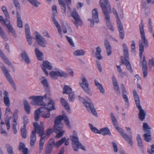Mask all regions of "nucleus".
<instances>
[{"mask_svg": "<svg viewBox=\"0 0 154 154\" xmlns=\"http://www.w3.org/2000/svg\"><path fill=\"white\" fill-rule=\"evenodd\" d=\"M52 20L55 26L57 29L58 32L59 33V35L62 38L63 36V34L62 33V31L58 21L56 19L54 16L52 17Z\"/></svg>", "mask_w": 154, "mask_h": 154, "instance_id": "5701e85b", "label": "nucleus"}, {"mask_svg": "<svg viewBox=\"0 0 154 154\" xmlns=\"http://www.w3.org/2000/svg\"><path fill=\"white\" fill-rule=\"evenodd\" d=\"M64 132V131L62 130L58 132V133L56 135V137L57 138H60L63 136Z\"/></svg>", "mask_w": 154, "mask_h": 154, "instance_id": "774afa93", "label": "nucleus"}, {"mask_svg": "<svg viewBox=\"0 0 154 154\" xmlns=\"http://www.w3.org/2000/svg\"><path fill=\"white\" fill-rule=\"evenodd\" d=\"M104 44L106 49L107 55L108 56L112 54V47L109 41L106 38L104 40Z\"/></svg>", "mask_w": 154, "mask_h": 154, "instance_id": "aec40b11", "label": "nucleus"}, {"mask_svg": "<svg viewBox=\"0 0 154 154\" xmlns=\"http://www.w3.org/2000/svg\"><path fill=\"white\" fill-rule=\"evenodd\" d=\"M85 54V51L82 50H78L74 52L73 54L76 56H83Z\"/></svg>", "mask_w": 154, "mask_h": 154, "instance_id": "79ce46f5", "label": "nucleus"}, {"mask_svg": "<svg viewBox=\"0 0 154 154\" xmlns=\"http://www.w3.org/2000/svg\"><path fill=\"white\" fill-rule=\"evenodd\" d=\"M35 54L38 59L39 60H42V56L43 55V54L37 48H35Z\"/></svg>", "mask_w": 154, "mask_h": 154, "instance_id": "37998d69", "label": "nucleus"}, {"mask_svg": "<svg viewBox=\"0 0 154 154\" xmlns=\"http://www.w3.org/2000/svg\"><path fill=\"white\" fill-rule=\"evenodd\" d=\"M4 102L5 105L8 107H9L10 105V99L8 97V93L7 91H5L4 93Z\"/></svg>", "mask_w": 154, "mask_h": 154, "instance_id": "4be33fe9", "label": "nucleus"}, {"mask_svg": "<svg viewBox=\"0 0 154 154\" xmlns=\"http://www.w3.org/2000/svg\"><path fill=\"white\" fill-rule=\"evenodd\" d=\"M33 6L38 7L41 4L37 0H27Z\"/></svg>", "mask_w": 154, "mask_h": 154, "instance_id": "c03bdc74", "label": "nucleus"}, {"mask_svg": "<svg viewBox=\"0 0 154 154\" xmlns=\"http://www.w3.org/2000/svg\"><path fill=\"white\" fill-rule=\"evenodd\" d=\"M2 9L5 15V17L8 19H9L10 18V15L6 7L4 6H3L2 8Z\"/></svg>", "mask_w": 154, "mask_h": 154, "instance_id": "de8ad7c7", "label": "nucleus"}, {"mask_svg": "<svg viewBox=\"0 0 154 154\" xmlns=\"http://www.w3.org/2000/svg\"><path fill=\"white\" fill-rule=\"evenodd\" d=\"M41 66L43 71L47 76L48 75V73L46 69L49 70H51L53 69L51 64L49 61L47 60L44 61Z\"/></svg>", "mask_w": 154, "mask_h": 154, "instance_id": "2eb2a0df", "label": "nucleus"}, {"mask_svg": "<svg viewBox=\"0 0 154 154\" xmlns=\"http://www.w3.org/2000/svg\"><path fill=\"white\" fill-rule=\"evenodd\" d=\"M49 102L48 103L47 106L42 107V109H47L49 111H50L55 109V103L52 98H49Z\"/></svg>", "mask_w": 154, "mask_h": 154, "instance_id": "a211bd4d", "label": "nucleus"}, {"mask_svg": "<svg viewBox=\"0 0 154 154\" xmlns=\"http://www.w3.org/2000/svg\"><path fill=\"white\" fill-rule=\"evenodd\" d=\"M142 65V71L143 74V77L144 78H145L148 75L147 66V62L144 56H143V60L141 62L139 65L141 66Z\"/></svg>", "mask_w": 154, "mask_h": 154, "instance_id": "dca6fc26", "label": "nucleus"}, {"mask_svg": "<svg viewBox=\"0 0 154 154\" xmlns=\"http://www.w3.org/2000/svg\"><path fill=\"white\" fill-rule=\"evenodd\" d=\"M29 98L32 99L33 101H34L35 103H34L33 102H32L31 103L32 104L34 105L41 106H42V107L46 106V104L43 101L44 99V97L43 96H32L30 97Z\"/></svg>", "mask_w": 154, "mask_h": 154, "instance_id": "f8f14e48", "label": "nucleus"}, {"mask_svg": "<svg viewBox=\"0 0 154 154\" xmlns=\"http://www.w3.org/2000/svg\"><path fill=\"white\" fill-rule=\"evenodd\" d=\"M13 1L14 4L16 8V12L19 13L21 9L18 0H13Z\"/></svg>", "mask_w": 154, "mask_h": 154, "instance_id": "4c0bfd02", "label": "nucleus"}, {"mask_svg": "<svg viewBox=\"0 0 154 154\" xmlns=\"http://www.w3.org/2000/svg\"><path fill=\"white\" fill-rule=\"evenodd\" d=\"M69 99L70 101L73 102L75 99V94L73 92H72L70 94H68Z\"/></svg>", "mask_w": 154, "mask_h": 154, "instance_id": "bf43d9fd", "label": "nucleus"}, {"mask_svg": "<svg viewBox=\"0 0 154 154\" xmlns=\"http://www.w3.org/2000/svg\"><path fill=\"white\" fill-rule=\"evenodd\" d=\"M55 145V140L54 139L51 138L49 140L47 145L53 147Z\"/></svg>", "mask_w": 154, "mask_h": 154, "instance_id": "4d7b16f0", "label": "nucleus"}, {"mask_svg": "<svg viewBox=\"0 0 154 154\" xmlns=\"http://www.w3.org/2000/svg\"><path fill=\"white\" fill-rule=\"evenodd\" d=\"M42 84L45 86V88H47L48 87V84L46 79H44L41 81Z\"/></svg>", "mask_w": 154, "mask_h": 154, "instance_id": "338daca9", "label": "nucleus"}, {"mask_svg": "<svg viewBox=\"0 0 154 154\" xmlns=\"http://www.w3.org/2000/svg\"><path fill=\"white\" fill-rule=\"evenodd\" d=\"M148 26L149 32L151 33H152L153 27L152 26V20L150 18L149 19Z\"/></svg>", "mask_w": 154, "mask_h": 154, "instance_id": "5fc2aeb1", "label": "nucleus"}, {"mask_svg": "<svg viewBox=\"0 0 154 154\" xmlns=\"http://www.w3.org/2000/svg\"><path fill=\"white\" fill-rule=\"evenodd\" d=\"M139 28L142 42H141L140 41H139L138 43L139 47V56L140 59H141L144 52V46L143 44L145 47L147 48L149 47V43L145 36L144 30V25L142 22L140 25Z\"/></svg>", "mask_w": 154, "mask_h": 154, "instance_id": "f03ea898", "label": "nucleus"}, {"mask_svg": "<svg viewBox=\"0 0 154 154\" xmlns=\"http://www.w3.org/2000/svg\"><path fill=\"white\" fill-rule=\"evenodd\" d=\"M96 52L95 53V57L98 60L101 59L103 57L101 55V50L100 47L98 46L96 48Z\"/></svg>", "mask_w": 154, "mask_h": 154, "instance_id": "72a5a7b5", "label": "nucleus"}, {"mask_svg": "<svg viewBox=\"0 0 154 154\" xmlns=\"http://www.w3.org/2000/svg\"><path fill=\"white\" fill-rule=\"evenodd\" d=\"M72 92V88L69 86L65 85L63 89V93L66 94H69Z\"/></svg>", "mask_w": 154, "mask_h": 154, "instance_id": "e433bc0d", "label": "nucleus"}, {"mask_svg": "<svg viewBox=\"0 0 154 154\" xmlns=\"http://www.w3.org/2000/svg\"><path fill=\"white\" fill-rule=\"evenodd\" d=\"M94 82L95 85L100 90V92L102 94H104L105 93V90L102 84H100L97 79L94 80Z\"/></svg>", "mask_w": 154, "mask_h": 154, "instance_id": "7c9ffc66", "label": "nucleus"}, {"mask_svg": "<svg viewBox=\"0 0 154 154\" xmlns=\"http://www.w3.org/2000/svg\"><path fill=\"white\" fill-rule=\"evenodd\" d=\"M70 137L72 141V146L74 151L77 152L79 148L86 150L85 147L79 141L77 133L75 131H73V135L70 136Z\"/></svg>", "mask_w": 154, "mask_h": 154, "instance_id": "20e7f679", "label": "nucleus"}, {"mask_svg": "<svg viewBox=\"0 0 154 154\" xmlns=\"http://www.w3.org/2000/svg\"><path fill=\"white\" fill-rule=\"evenodd\" d=\"M49 75L53 79H57V76L67 78L68 75L67 73L60 70L52 71L49 73Z\"/></svg>", "mask_w": 154, "mask_h": 154, "instance_id": "9b49d317", "label": "nucleus"}, {"mask_svg": "<svg viewBox=\"0 0 154 154\" xmlns=\"http://www.w3.org/2000/svg\"><path fill=\"white\" fill-rule=\"evenodd\" d=\"M7 23L5 24L9 32L14 29L12 25L10 23L9 20H7Z\"/></svg>", "mask_w": 154, "mask_h": 154, "instance_id": "13d9d810", "label": "nucleus"}, {"mask_svg": "<svg viewBox=\"0 0 154 154\" xmlns=\"http://www.w3.org/2000/svg\"><path fill=\"white\" fill-rule=\"evenodd\" d=\"M79 100L83 103L89 112L91 113L94 116H97V113L94 107V105L92 103L91 99L88 97H86L85 98L87 100L84 98L81 97L80 96H78Z\"/></svg>", "mask_w": 154, "mask_h": 154, "instance_id": "39448f33", "label": "nucleus"}, {"mask_svg": "<svg viewBox=\"0 0 154 154\" xmlns=\"http://www.w3.org/2000/svg\"><path fill=\"white\" fill-rule=\"evenodd\" d=\"M136 139L138 146L141 149L143 148V143L142 140L139 134L137 135Z\"/></svg>", "mask_w": 154, "mask_h": 154, "instance_id": "ea45409f", "label": "nucleus"}, {"mask_svg": "<svg viewBox=\"0 0 154 154\" xmlns=\"http://www.w3.org/2000/svg\"><path fill=\"white\" fill-rule=\"evenodd\" d=\"M21 56L22 58L24 60L26 64H28L30 63V61L27 54L25 51L24 50L22 51Z\"/></svg>", "mask_w": 154, "mask_h": 154, "instance_id": "cd10ccee", "label": "nucleus"}, {"mask_svg": "<svg viewBox=\"0 0 154 154\" xmlns=\"http://www.w3.org/2000/svg\"><path fill=\"white\" fill-rule=\"evenodd\" d=\"M123 49V54L125 60H128L129 56L128 48L126 44L124 43L122 45Z\"/></svg>", "mask_w": 154, "mask_h": 154, "instance_id": "bb28decb", "label": "nucleus"}, {"mask_svg": "<svg viewBox=\"0 0 154 154\" xmlns=\"http://www.w3.org/2000/svg\"><path fill=\"white\" fill-rule=\"evenodd\" d=\"M0 56L4 60L5 63L7 64L11 68L13 72H15V69L14 65L12 64L11 63L9 60L7 58L4 53L2 52L0 49Z\"/></svg>", "mask_w": 154, "mask_h": 154, "instance_id": "f3484780", "label": "nucleus"}, {"mask_svg": "<svg viewBox=\"0 0 154 154\" xmlns=\"http://www.w3.org/2000/svg\"><path fill=\"white\" fill-rule=\"evenodd\" d=\"M65 124L67 125L69 128H71V125L70 124V122L68 118L66 116H64V119Z\"/></svg>", "mask_w": 154, "mask_h": 154, "instance_id": "680f3d73", "label": "nucleus"}, {"mask_svg": "<svg viewBox=\"0 0 154 154\" xmlns=\"http://www.w3.org/2000/svg\"><path fill=\"white\" fill-rule=\"evenodd\" d=\"M66 38L67 41H68L70 45L73 47H75V44L74 43L72 39L71 38L67 36H66Z\"/></svg>", "mask_w": 154, "mask_h": 154, "instance_id": "6e6d98bb", "label": "nucleus"}, {"mask_svg": "<svg viewBox=\"0 0 154 154\" xmlns=\"http://www.w3.org/2000/svg\"><path fill=\"white\" fill-rule=\"evenodd\" d=\"M37 133L39 134L40 137V139L39 141V153L42 151L44 143L45 142V138L46 136L45 135L44 127L43 125H39L37 130Z\"/></svg>", "mask_w": 154, "mask_h": 154, "instance_id": "423d86ee", "label": "nucleus"}, {"mask_svg": "<svg viewBox=\"0 0 154 154\" xmlns=\"http://www.w3.org/2000/svg\"><path fill=\"white\" fill-rule=\"evenodd\" d=\"M122 63L124 64L126 66L127 69L131 73L133 72V70L131 67L130 62L128 60H122Z\"/></svg>", "mask_w": 154, "mask_h": 154, "instance_id": "c756f323", "label": "nucleus"}, {"mask_svg": "<svg viewBox=\"0 0 154 154\" xmlns=\"http://www.w3.org/2000/svg\"><path fill=\"white\" fill-rule=\"evenodd\" d=\"M23 105L25 110L27 113L29 114L30 113V106L28 101L25 100L24 101Z\"/></svg>", "mask_w": 154, "mask_h": 154, "instance_id": "473e14b6", "label": "nucleus"}, {"mask_svg": "<svg viewBox=\"0 0 154 154\" xmlns=\"http://www.w3.org/2000/svg\"><path fill=\"white\" fill-rule=\"evenodd\" d=\"M99 134H101L104 136L106 135L110 136L111 135L109 130L108 127H105L100 129L99 131Z\"/></svg>", "mask_w": 154, "mask_h": 154, "instance_id": "c85d7f7f", "label": "nucleus"}, {"mask_svg": "<svg viewBox=\"0 0 154 154\" xmlns=\"http://www.w3.org/2000/svg\"><path fill=\"white\" fill-rule=\"evenodd\" d=\"M32 131L30 136V144L31 146H34L36 140V132Z\"/></svg>", "mask_w": 154, "mask_h": 154, "instance_id": "a878e982", "label": "nucleus"}, {"mask_svg": "<svg viewBox=\"0 0 154 154\" xmlns=\"http://www.w3.org/2000/svg\"><path fill=\"white\" fill-rule=\"evenodd\" d=\"M25 32L26 34V39L32 38V36L30 34L29 27L28 23H26L25 25Z\"/></svg>", "mask_w": 154, "mask_h": 154, "instance_id": "393cba45", "label": "nucleus"}, {"mask_svg": "<svg viewBox=\"0 0 154 154\" xmlns=\"http://www.w3.org/2000/svg\"><path fill=\"white\" fill-rule=\"evenodd\" d=\"M23 123H24V125L23 127H26V125L29 122V120L28 119L27 117L25 115L23 116Z\"/></svg>", "mask_w": 154, "mask_h": 154, "instance_id": "052dcab7", "label": "nucleus"}, {"mask_svg": "<svg viewBox=\"0 0 154 154\" xmlns=\"http://www.w3.org/2000/svg\"><path fill=\"white\" fill-rule=\"evenodd\" d=\"M0 67L7 80L11 84L13 88L16 89V86L7 68L4 66L3 63H0Z\"/></svg>", "mask_w": 154, "mask_h": 154, "instance_id": "6e6552de", "label": "nucleus"}, {"mask_svg": "<svg viewBox=\"0 0 154 154\" xmlns=\"http://www.w3.org/2000/svg\"><path fill=\"white\" fill-rule=\"evenodd\" d=\"M35 40L38 44L42 47H45L46 41L45 38L37 32H35Z\"/></svg>", "mask_w": 154, "mask_h": 154, "instance_id": "4468645a", "label": "nucleus"}, {"mask_svg": "<svg viewBox=\"0 0 154 154\" xmlns=\"http://www.w3.org/2000/svg\"><path fill=\"white\" fill-rule=\"evenodd\" d=\"M122 136L128 143L130 145H132L133 142L131 134H130L129 135H128L125 133Z\"/></svg>", "mask_w": 154, "mask_h": 154, "instance_id": "b1692460", "label": "nucleus"}, {"mask_svg": "<svg viewBox=\"0 0 154 154\" xmlns=\"http://www.w3.org/2000/svg\"><path fill=\"white\" fill-rule=\"evenodd\" d=\"M21 132L22 137L25 139L26 137V127H23V128H21Z\"/></svg>", "mask_w": 154, "mask_h": 154, "instance_id": "3c124183", "label": "nucleus"}, {"mask_svg": "<svg viewBox=\"0 0 154 154\" xmlns=\"http://www.w3.org/2000/svg\"><path fill=\"white\" fill-rule=\"evenodd\" d=\"M96 62L97 68L99 69L100 72H102V68L100 62L98 60H97Z\"/></svg>", "mask_w": 154, "mask_h": 154, "instance_id": "69168bd1", "label": "nucleus"}, {"mask_svg": "<svg viewBox=\"0 0 154 154\" xmlns=\"http://www.w3.org/2000/svg\"><path fill=\"white\" fill-rule=\"evenodd\" d=\"M66 140V138L64 137L62 138L60 140L58 141L56 143L55 145L58 147L60 146Z\"/></svg>", "mask_w": 154, "mask_h": 154, "instance_id": "603ef678", "label": "nucleus"}, {"mask_svg": "<svg viewBox=\"0 0 154 154\" xmlns=\"http://www.w3.org/2000/svg\"><path fill=\"white\" fill-rule=\"evenodd\" d=\"M59 5L61 7V9L63 11V15L64 16L66 15V5L63 0H58Z\"/></svg>", "mask_w": 154, "mask_h": 154, "instance_id": "c9c22d12", "label": "nucleus"}, {"mask_svg": "<svg viewBox=\"0 0 154 154\" xmlns=\"http://www.w3.org/2000/svg\"><path fill=\"white\" fill-rule=\"evenodd\" d=\"M92 18L88 19V20L90 21V26L93 27L94 24V22L97 23L99 22L98 18V13L97 8L94 9L92 12Z\"/></svg>", "mask_w": 154, "mask_h": 154, "instance_id": "ddd939ff", "label": "nucleus"}, {"mask_svg": "<svg viewBox=\"0 0 154 154\" xmlns=\"http://www.w3.org/2000/svg\"><path fill=\"white\" fill-rule=\"evenodd\" d=\"M103 0L104 3L102 2V0H100L99 2L100 5L102 8V10L104 14L105 18L108 28L112 32H113L114 31V29L110 21L109 14L112 12L110 4L108 0Z\"/></svg>", "mask_w": 154, "mask_h": 154, "instance_id": "f257e3e1", "label": "nucleus"}, {"mask_svg": "<svg viewBox=\"0 0 154 154\" xmlns=\"http://www.w3.org/2000/svg\"><path fill=\"white\" fill-rule=\"evenodd\" d=\"M117 25L118 27V31H124L122 24L121 22L120 18L118 17V19H117Z\"/></svg>", "mask_w": 154, "mask_h": 154, "instance_id": "49530a36", "label": "nucleus"}, {"mask_svg": "<svg viewBox=\"0 0 154 154\" xmlns=\"http://www.w3.org/2000/svg\"><path fill=\"white\" fill-rule=\"evenodd\" d=\"M43 109L44 112L42 113V116L45 118H49L50 116V111H49L47 109Z\"/></svg>", "mask_w": 154, "mask_h": 154, "instance_id": "a18cd8bd", "label": "nucleus"}, {"mask_svg": "<svg viewBox=\"0 0 154 154\" xmlns=\"http://www.w3.org/2000/svg\"><path fill=\"white\" fill-rule=\"evenodd\" d=\"M121 89L122 90V97L125 102L126 105H127L129 103V100L127 95V92L124 85L123 84H121Z\"/></svg>", "mask_w": 154, "mask_h": 154, "instance_id": "6ab92c4d", "label": "nucleus"}, {"mask_svg": "<svg viewBox=\"0 0 154 154\" xmlns=\"http://www.w3.org/2000/svg\"><path fill=\"white\" fill-rule=\"evenodd\" d=\"M42 108V107H40L35 112V119L36 121H38L39 119L41 113L42 112V111L41 110Z\"/></svg>", "mask_w": 154, "mask_h": 154, "instance_id": "2f4dec72", "label": "nucleus"}, {"mask_svg": "<svg viewBox=\"0 0 154 154\" xmlns=\"http://www.w3.org/2000/svg\"><path fill=\"white\" fill-rule=\"evenodd\" d=\"M60 102L63 106L64 107L65 109L67 110L68 112L70 114L71 111L70 109L69 104L64 98L62 97L60 98Z\"/></svg>", "mask_w": 154, "mask_h": 154, "instance_id": "412c9836", "label": "nucleus"}, {"mask_svg": "<svg viewBox=\"0 0 154 154\" xmlns=\"http://www.w3.org/2000/svg\"><path fill=\"white\" fill-rule=\"evenodd\" d=\"M144 140L147 142H149L151 139V132L150 131H149L148 132H146L143 135Z\"/></svg>", "mask_w": 154, "mask_h": 154, "instance_id": "58836bf2", "label": "nucleus"}, {"mask_svg": "<svg viewBox=\"0 0 154 154\" xmlns=\"http://www.w3.org/2000/svg\"><path fill=\"white\" fill-rule=\"evenodd\" d=\"M82 82H79V84L82 88L84 91L90 96L92 95L90 88L89 87L88 82L84 77H83L81 78Z\"/></svg>", "mask_w": 154, "mask_h": 154, "instance_id": "9d476101", "label": "nucleus"}, {"mask_svg": "<svg viewBox=\"0 0 154 154\" xmlns=\"http://www.w3.org/2000/svg\"><path fill=\"white\" fill-rule=\"evenodd\" d=\"M143 129L144 131L146 132H148L149 131H150L151 128L146 123H143Z\"/></svg>", "mask_w": 154, "mask_h": 154, "instance_id": "8fccbe9b", "label": "nucleus"}, {"mask_svg": "<svg viewBox=\"0 0 154 154\" xmlns=\"http://www.w3.org/2000/svg\"><path fill=\"white\" fill-rule=\"evenodd\" d=\"M17 18V26L18 27L22 28L23 27V21L21 19V17L19 13L16 12Z\"/></svg>", "mask_w": 154, "mask_h": 154, "instance_id": "f704fd0d", "label": "nucleus"}, {"mask_svg": "<svg viewBox=\"0 0 154 154\" xmlns=\"http://www.w3.org/2000/svg\"><path fill=\"white\" fill-rule=\"evenodd\" d=\"M63 119L64 116L62 115H59L55 118L53 129L56 133L62 131L63 125L61 121Z\"/></svg>", "mask_w": 154, "mask_h": 154, "instance_id": "0eeeda50", "label": "nucleus"}, {"mask_svg": "<svg viewBox=\"0 0 154 154\" xmlns=\"http://www.w3.org/2000/svg\"><path fill=\"white\" fill-rule=\"evenodd\" d=\"M8 19V18L6 17V18L4 19L2 16H0V21L3 25H5L7 23V20H9Z\"/></svg>", "mask_w": 154, "mask_h": 154, "instance_id": "e2e57ef3", "label": "nucleus"}, {"mask_svg": "<svg viewBox=\"0 0 154 154\" xmlns=\"http://www.w3.org/2000/svg\"><path fill=\"white\" fill-rule=\"evenodd\" d=\"M133 93L136 107L139 110L138 113L139 119L140 121H143L145 118L146 112L144 109H142L140 106V98L136 91L133 90Z\"/></svg>", "mask_w": 154, "mask_h": 154, "instance_id": "7ed1b4c3", "label": "nucleus"}, {"mask_svg": "<svg viewBox=\"0 0 154 154\" xmlns=\"http://www.w3.org/2000/svg\"><path fill=\"white\" fill-rule=\"evenodd\" d=\"M53 147L47 145L46 148L45 149V154H50L52 151Z\"/></svg>", "mask_w": 154, "mask_h": 154, "instance_id": "864d4df0", "label": "nucleus"}, {"mask_svg": "<svg viewBox=\"0 0 154 154\" xmlns=\"http://www.w3.org/2000/svg\"><path fill=\"white\" fill-rule=\"evenodd\" d=\"M6 147L9 154H14L13 147L9 144H6Z\"/></svg>", "mask_w": 154, "mask_h": 154, "instance_id": "09e8293b", "label": "nucleus"}, {"mask_svg": "<svg viewBox=\"0 0 154 154\" xmlns=\"http://www.w3.org/2000/svg\"><path fill=\"white\" fill-rule=\"evenodd\" d=\"M71 16L74 18V20H72V21L77 27L83 25L82 22L75 9H73L71 14Z\"/></svg>", "mask_w": 154, "mask_h": 154, "instance_id": "1a4fd4ad", "label": "nucleus"}, {"mask_svg": "<svg viewBox=\"0 0 154 154\" xmlns=\"http://www.w3.org/2000/svg\"><path fill=\"white\" fill-rule=\"evenodd\" d=\"M110 115L112 122L114 126L116 128V127L118 126V125L117 121L113 113H111Z\"/></svg>", "mask_w": 154, "mask_h": 154, "instance_id": "a19ab883", "label": "nucleus"}, {"mask_svg": "<svg viewBox=\"0 0 154 154\" xmlns=\"http://www.w3.org/2000/svg\"><path fill=\"white\" fill-rule=\"evenodd\" d=\"M116 129L120 133L122 136L124 134L125 132L122 128L119 126L116 127Z\"/></svg>", "mask_w": 154, "mask_h": 154, "instance_id": "0e129e2a", "label": "nucleus"}]
</instances>
